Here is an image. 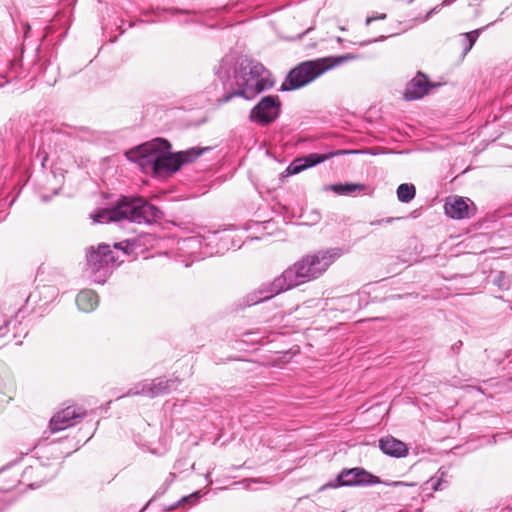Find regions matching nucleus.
<instances>
[{"label": "nucleus", "instance_id": "obj_20", "mask_svg": "<svg viewBox=\"0 0 512 512\" xmlns=\"http://www.w3.org/2000/svg\"><path fill=\"white\" fill-rule=\"evenodd\" d=\"M416 188L413 184L403 183L397 188V198L402 203H409L415 198Z\"/></svg>", "mask_w": 512, "mask_h": 512}, {"label": "nucleus", "instance_id": "obj_7", "mask_svg": "<svg viewBox=\"0 0 512 512\" xmlns=\"http://www.w3.org/2000/svg\"><path fill=\"white\" fill-rule=\"evenodd\" d=\"M282 102L278 95H267L251 109L249 120L260 126L275 122L281 114Z\"/></svg>", "mask_w": 512, "mask_h": 512}, {"label": "nucleus", "instance_id": "obj_5", "mask_svg": "<svg viewBox=\"0 0 512 512\" xmlns=\"http://www.w3.org/2000/svg\"><path fill=\"white\" fill-rule=\"evenodd\" d=\"M265 71L263 64L255 60L242 58L236 65L232 58L225 57L220 61L215 74L221 81L222 93H227L231 88L246 87V83H251Z\"/></svg>", "mask_w": 512, "mask_h": 512}, {"label": "nucleus", "instance_id": "obj_13", "mask_svg": "<svg viewBox=\"0 0 512 512\" xmlns=\"http://www.w3.org/2000/svg\"><path fill=\"white\" fill-rule=\"evenodd\" d=\"M47 468L42 464H37L36 466H29L24 469L22 473L23 482H27V485L31 489H35L40 487L43 483L48 480H51L55 476V471L47 474Z\"/></svg>", "mask_w": 512, "mask_h": 512}, {"label": "nucleus", "instance_id": "obj_21", "mask_svg": "<svg viewBox=\"0 0 512 512\" xmlns=\"http://www.w3.org/2000/svg\"><path fill=\"white\" fill-rule=\"evenodd\" d=\"M484 29H485V27L463 34V46H464L463 55L464 56L472 49L477 38L479 37L480 33Z\"/></svg>", "mask_w": 512, "mask_h": 512}, {"label": "nucleus", "instance_id": "obj_2", "mask_svg": "<svg viewBox=\"0 0 512 512\" xmlns=\"http://www.w3.org/2000/svg\"><path fill=\"white\" fill-rule=\"evenodd\" d=\"M170 149L168 140L156 138L126 151L125 156L129 161L137 163L146 174L170 176L181 168V162Z\"/></svg>", "mask_w": 512, "mask_h": 512}, {"label": "nucleus", "instance_id": "obj_36", "mask_svg": "<svg viewBox=\"0 0 512 512\" xmlns=\"http://www.w3.org/2000/svg\"><path fill=\"white\" fill-rule=\"evenodd\" d=\"M31 27L29 24H25V37H27L28 32L30 31Z\"/></svg>", "mask_w": 512, "mask_h": 512}, {"label": "nucleus", "instance_id": "obj_15", "mask_svg": "<svg viewBox=\"0 0 512 512\" xmlns=\"http://www.w3.org/2000/svg\"><path fill=\"white\" fill-rule=\"evenodd\" d=\"M328 158L325 154L311 153L303 157L294 159L286 168L287 175H295L307 168L313 167L319 163L324 162Z\"/></svg>", "mask_w": 512, "mask_h": 512}, {"label": "nucleus", "instance_id": "obj_33", "mask_svg": "<svg viewBox=\"0 0 512 512\" xmlns=\"http://www.w3.org/2000/svg\"><path fill=\"white\" fill-rule=\"evenodd\" d=\"M175 474L174 473H169L168 475V479H167V483L170 484L171 482H173V480L175 479Z\"/></svg>", "mask_w": 512, "mask_h": 512}, {"label": "nucleus", "instance_id": "obj_39", "mask_svg": "<svg viewBox=\"0 0 512 512\" xmlns=\"http://www.w3.org/2000/svg\"><path fill=\"white\" fill-rule=\"evenodd\" d=\"M171 11H173V12H180V10H177V9H172ZM181 13H188V11H181Z\"/></svg>", "mask_w": 512, "mask_h": 512}, {"label": "nucleus", "instance_id": "obj_28", "mask_svg": "<svg viewBox=\"0 0 512 512\" xmlns=\"http://www.w3.org/2000/svg\"><path fill=\"white\" fill-rule=\"evenodd\" d=\"M462 345H463L462 341L459 340L455 344H453L450 349L453 353H458L460 351Z\"/></svg>", "mask_w": 512, "mask_h": 512}, {"label": "nucleus", "instance_id": "obj_25", "mask_svg": "<svg viewBox=\"0 0 512 512\" xmlns=\"http://www.w3.org/2000/svg\"><path fill=\"white\" fill-rule=\"evenodd\" d=\"M387 15L385 13H382V14H379L377 16H371V17H367L366 19V25H370L373 21L375 20H384L386 19Z\"/></svg>", "mask_w": 512, "mask_h": 512}, {"label": "nucleus", "instance_id": "obj_41", "mask_svg": "<svg viewBox=\"0 0 512 512\" xmlns=\"http://www.w3.org/2000/svg\"><path fill=\"white\" fill-rule=\"evenodd\" d=\"M471 206H474V203H471ZM474 211H475V207H473V209L471 210V212H473V213H474Z\"/></svg>", "mask_w": 512, "mask_h": 512}, {"label": "nucleus", "instance_id": "obj_14", "mask_svg": "<svg viewBox=\"0 0 512 512\" xmlns=\"http://www.w3.org/2000/svg\"><path fill=\"white\" fill-rule=\"evenodd\" d=\"M444 210L446 215L452 219L470 218L474 215L467 202L459 196L447 198Z\"/></svg>", "mask_w": 512, "mask_h": 512}, {"label": "nucleus", "instance_id": "obj_34", "mask_svg": "<svg viewBox=\"0 0 512 512\" xmlns=\"http://www.w3.org/2000/svg\"><path fill=\"white\" fill-rule=\"evenodd\" d=\"M456 0H443L442 1V5L444 6H449L451 5L452 3H454Z\"/></svg>", "mask_w": 512, "mask_h": 512}, {"label": "nucleus", "instance_id": "obj_23", "mask_svg": "<svg viewBox=\"0 0 512 512\" xmlns=\"http://www.w3.org/2000/svg\"><path fill=\"white\" fill-rule=\"evenodd\" d=\"M200 497H201L200 492H194L188 496L183 497L177 503V505L183 504V503H189L190 505H195L198 502V500L200 499Z\"/></svg>", "mask_w": 512, "mask_h": 512}, {"label": "nucleus", "instance_id": "obj_22", "mask_svg": "<svg viewBox=\"0 0 512 512\" xmlns=\"http://www.w3.org/2000/svg\"><path fill=\"white\" fill-rule=\"evenodd\" d=\"M493 284L501 290H508L510 286L508 275L503 271H498L493 278Z\"/></svg>", "mask_w": 512, "mask_h": 512}, {"label": "nucleus", "instance_id": "obj_17", "mask_svg": "<svg viewBox=\"0 0 512 512\" xmlns=\"http://www.w3.org/2000/svg\"><path fill=\"white\" fill-rule=\"evenodd\" d=\"M76 304L81 311L91 312L98 306V295L92 290H83L78 293Z\"/></svg>", "mask_w": 512, "mask_h": 512}, {"label": "nucleus", "instance_id": "obj_10", "mask_svg": "<svg viewBox=\"0 0 512 512\" xmlns=\"http://www.w3.org/2000/svg\"><path fill=\"white\" fill-rule=\"evenodd\" d=\"M274 86V81L267 77H263V74L260 77L255 78L251 83H246V87H242L241 89L231 88L227 93H220L215 95V101L219 104H224L230 101L234 97H242L244 99L250 100L253 99L258 94L263 91L269 90Z\"/></svg>", "mask_w": 512, "mask_h": 512}, {"label": "nucleus", "instance_id": "obj_32", "mask_svg": "<svg viewBox=\"0 0 512 512\" xmlns=\"http://www.w3.org/2000/svg\"><path fill=\"white\" fill-rule=\"evenodd\" d=\"M388 485H390V486H402V485H406V484L404 482H402V481H394V482L389 483Z\"/></svg>", "mask_w": 512, "mask_h": 512}, {"label": "nucleus", "instance_id": "obj_37", "mask_svg": "<svg viewBox=\"0 0 512 512\" xmlns=\"http://www.w3.org/2000/svg\"><path fill=\"white\" fill-rule=\"evenodd\" d=\"M512 354V349L508 350L506 353H505V358H509Z\"/></svg>", "mask_w": 512, "mask_h": 512}, {"label": "nucleus", "instance_id": "obj_31", "mask_svg": "<svg viewBox=\"0 0 512 512\" xmlns=\"http://www.w3.org/2000/svg\"><path fill=\"white\" fill-rule=\"evenodd\" d=\"M40 198L42 202H48L51 199V196L47 194H42Z\"/></svg>", "mask_w": 512, "mask_h": 512}, {"label": "nucleus", "instance_id": "obj_38", "mask_svg": "<svg viewBox=\"0 0 512 512\" xmlns=\"http://www.w3.org/2000/svg\"><path fill=\"white\" fill-rule=\"evenodd\" d=\"M499 20H501V18H499ZM495 22H498V19H495V21L489 23L486 27H489V26L493 25Z\"/></svg>", "mask_w": 512, "mask_h": 512}, {"label": "nucleus", "instance_id": "obj_8", "mask_svg": "<svg viewBox=\"0 0 512 512\" xmlns=\"http://www.w3.org/2000/svg\"><path fill=\"white\" fill-rule=\"evenodd\" d=\"M382 483L378 476L371 474L361 467L345 468L337 475L336 479L322 487L337 488L342 486H370Z\"/></svg>", "mask_w": 512, "mask_h": 512}, {"label": "nucleus", "instance_id": "obj_24", "mask_svg": "<svg viewBox=\"0 0 512 512\" xmlns=\"http://www.w3.org/2000/svg\"><path fill=\"white\" fill-rule=\"evenodd\" d=\"M114 247H115L116 249H121V250H123L125 253H130V252H132V247H131V245L129 244V242H128V241H126V242H119V243H115V244H114Z\"/></svg>", "mask_w": 512, "mask_h": 512}, {"label": "nucleus", "instance_id": "obj_29", "mask_svg": "<svg viewBox=\"0 0 512 512\" xmlns=\"http://www.w3.org/2000/svg\"><path fill=\"white\" fill-rule=\"evenodd\" d=\"M429 482H430V484H431V488H432L433 490H438V489H440V486H441V480H439V479H436V480L431 479Z\"/></svg>", "mask_w": 512, "mask_h": 512}, {"label": "nucleus", "instance_id": "obj_19", "mask_svg": "<svg viewBox=\"0 0 512 512\" xmlns=\"http://www.w3.org/2000/svg\"><path fill=\"white\" fill-rule=\"evenodd\" d=\"M207 150H210V148L192 147L185 151L175 152V155L176 157H178V161L181 162L182 167L184 164L194 162L199 156H201Z\"/></svg>", "mask_w": 512, "mask_h": 512}, {"label": "nucleus", "instance_id": "obj_11", "mask_svg": "<svg viewBox=\"0 0 512 512\" xmlns=\"http://www.w3.org/2000/svg\"><path fill=\"white\" fill-rule=\"evenodd\" d=\"M85 416V410L79 406H68L62 411L55 414L49 423L52 433L64 430L74 425L75 420L81 419Z\"/></svg>", "mask_w": 512, "mask_h": 512}, {"label": "nucleus", "instance_id": "obj_9", "mask_svg": "<svg viewBox=\"0 0 512 512\" xmlns=\"http://www.w3.org/2000/svg\"><path fill=\"white\" fill-rule=\"evenodd\" d=\"M178 383L177 378L157 377L151 381L144 380L130 388L124 396L145 395L149 398H155L170 393L172 389H176Z\"/></svg>", "mask_w": 512, "mask_h": 512}, {"label": "nucleus", "instance_id": "obj_4", "mask_svg": "<svg viewBox=\"0 0 512 512\" xmlns=\"http://www.w3.org/2000/svg\"><path fill=\"white\" fill-rule=\"evenodd\" d=\"M357 58V55L347 53L340 56H328L300 62L287 73L279 91L288 92L303 88L326 71Z\"/></svg>", "mask_w": 512, "mask_h": 512}, {"label": "nucleus", "instance_id": "obj_16", "mask_svg": "<svg viewBox=\"0 0 512 512\" xmlns=\"http://www.w3.org/2000/svg\"><path fill=\"white\" fill-rule=\"evenodd\" d=\"M379 448L384 454L396 458H401L408 454L407 445L392 436L381 438L379 440Z\"/></svg>", "mask_w": 512, "mask_h": 512}, {"label": "nucleus", "instance_id": "obj_3", "mask_svg": "<svg viewBox=\"0 0 512 512\" xmlns=\"http://www.w3.org/2000/svg\"><path fill=\"white\" fill-rule=\"evenodd\" d=\"M162 211L143 197L125 196L115 205L103 208L93 215L96 223L128 220L137 224H152L162 219Z\"/></svg>", "mask_w": 512, "mask_h": 512}, {"label": "nucleus", "instance_id": "obj_35", "mask_svg": "<svg viewBox=\"0 0 512 512\" xmlns=\"http://www.w3.org/2000/svg\"><path fill=\"white\" fill-rule=\"evenodd\" d=\"M13 487H15V484L10 485V486H8V487H5V488H3V489H0V491H2V492H8V491H10Z\"/></svg>", "mask_w": 512, "mask_h": 512}, {"label": "nucleus", "instance_id": "obj_27", "mask_svg": "<svg viewBox=\"0 0 512 512\" xmlns=\"http://www.w3.org/2000/svg\"><path fill=\"white\" fill-rule=\"evenodd\" d=\"M10 321H5L3 325L0 326V338L6 336L8 332V325Z\"/></svg>", "mask_w": 512, "mask_h": 512}, {"label": "nucleus", "instance_id": "obj_6", "mask_svg": "<svg viewBox=\"0 0 512 512\" xmlns=\"http://www.w3.org/2000/svg\"><path fill=\"white\" fill-rule=\"evenodd\" d=\"M116 263L110 245L99 244L97 248L90 246L86 250L85 273L95 283L104 284Z\"/></svg>", "mask_w": 512, "mask_h": 512}, {"label": "nucleus", "instance_id": "obj_18", "mask_svg": "<svg viewBox=\"0 0 512 512\" xmlns=\"http://www.w3.org/2000/svg\"><path fill=\"white\" fill-rule=\"evenodd\" d=\"M366 186L360 183H337L330 184L324 187L325 191H333L339 195H351L355 192L364 191Z\"/></svg>", "mask_w": 512, "mask_h": 512}, {"label": "nucleus", "instance_id": "obj_26", "mask_svg": "<svg viewBox=\"0 0 512 512\" xmlns=\"http://www.w3.org/2000/svg\"><path fill=\"white\" fill-rule=\"evenodd\" d=\"M443 7H445L444 5H442V3L436 5L435 7H433L426 15V19H429L433 14H436L438 13Z\"/></svg>", "mask_w": 512, "mask_h": 512}, {"label": "nucleus", "instance_id": "obj_30", "mask_svg": "<svg viewBox=\"0 0 512 512\" xmlns=\"http://www.w3.org/2000/svg\"><path fill=\"white\" fill-rule=\"evenodd\" d=\"M393 221V218H387V219H381V220H376V221H372L371 222V225H380L382 223H391Z\"/></svg>", "mask_w": 512, "mask_h": 512}, {"label": "nucleus", "instance_id": "obj_12", "mask_svg": "<svg viewBox=\"0 0 512 512\" xmlns=\"http://www.w3.org/2000/svg\"><path fill=\"white\" fill-rule=\"evenodd\" d=\"M433 87H435V85L429 81L428 77L422 72H418L417 75L407 83L404 98L406 100H418L427 95Z\"/></svg>", "mask_w": 512, "mask_h": 512}, {"label": "nucleus", "instance_id": "obj_40", "mask_svg": "<svg viewBox=\"0 0 512 512\" xmlns=\"http://www.w3.org/2000/svg\"><path fill=\"white\" fill-rule=\"evenodd\" d=\"M342 153H357V151H355V150H352V151H349V152L343 151Z\"/></svg>", "mask_w": 512, "mask_h": 512}, {"label": "nucleus", "instance_id": "obj_1", "mask_svg": "<svg viewBox=\"0 0 512 512\" xmlns=\"http://www.w3.org/2000/svg\"><path fill=\"white\" fill-rule=\"evenodd\" d=\"M342 255L343 250L334 247L302 256L273 281L263 284L258 291L249 294L246 297V305L251 306L264 302L282 292L320 278Z\"/></svg>", "mask_w": 512, "mask_h": 512}]
</instances>
